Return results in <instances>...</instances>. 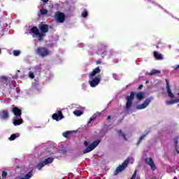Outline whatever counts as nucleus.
Here are the masks:
<instances>
[{
    "label": "nucleus",
    "instance_id": "nucleus-2",
    "mask_svg": "<svg viewBox=\"0 0 179 179\" xmlns=\"http://www.w3.org/2000/svg\"><path fill=\"white\" fill-rule=\"evenodd\" d=\"M36 55L38 57H41V58H44L45 57H48V55H51V51L48 50L46 47H38L35 51Z\"/></svg>",
    "mask_w": 179,
    "mask_h": 179
},
{
    "label": "nucleus",
    "instance_id": "nucleus-33",
    "mask_svg": "<svg viewBox=\"0 0 179 179\" xmlns=\"http://www.w3.org/2000/svg\"><path fill=\"white\" fill-rule=\"evenodd\" d=\"M7 176H8V173L5 171H3L1 173L2 178H6Z\"/></svg>",
    "mask_w": 179,
    "mask_h": 179
},
{
    "label": "nucleus",
    "instance_id": "nucleus-10",
    "mask_svg": "<svg viewBox=\"0 0 179 179\" xmlns=\"http://www.w3.org/2000/svg\"><path fill=\"white\" fill-rule=\"evenodd\" d=\"M52 118L55 120V121H59V120H63L64 115H62V111L59 110L57 113H54Z\"/></svg>",
    "mask_w": 179,
    "mask_h": 179
},
{
    "label": "nucleus",
    "instance_id": "nucleus-46",
    "mask_svg": "<svg viewBox=\"0 0 179 179\" xmlns=\"http://www.w3.org/2000/svg\"><path fill=\"white\" fill-rule=\"evenodd\" d=\"M20 179H26V178H25V176H24V177L21 178H20Z\"/></svg>",
    "mask_w": 179,
    "mask_h": 179
},
{
    "label": "nucleus",
    "instance_id": "nucleus-13",
    "mask_svg": "<svg viewBox=\"0 0 179 179\" xmlns=\"http://www.w3.org/2000/svg\"><path fill=\"white\" fill-rule=\"evenodd\" d=\"M0 117L2 120H8L9 118V111L6 110H2Z\"/></svg>",
    "mask_w": 179,
    "mask_h": 179
},
{
    "label": "nucleus",
    "instance_id": "nucleus-41",
    "mask_svg": "<svg viewBox=\"0 0 179 179\" xmlns=\"http://www.w3.org/2000/svg\"><path fill=\"white\" fill-rule=\"evenodd\" d=\"M85 146H89V143L87 141L84 142Z\"/></svg>",
    "mask_w": 179,
    "mask_h": 179
},
{
    "label": "nucleus",
    "instance_id": "nucleus-11",
    "mask_svg": "<svg viewBox=\"0 0 179 179\" xmlns=\"http://www.w3.org/2000/svg\"><path fill=\"white\" fill-rule=\"evenodd\" d=\"M38 28L41 33H48L50 29L47 24H39Z\"/></svg>",
    "mask_w": 179,
    "mask_h": 179
},
{
    "label": "nucleus",
    "instance_id": "nucleus-15",
    "mask_svg": "<svg viewBox=\"0 0 179 179\" xmlns=\"http://www.w3.org/2000/svg\"><path fill=\"white\" fill-rule=\"evenodd\" d=\"M136 97L139 101L143 100V99H145V92H137L136 94Z\"/></svg>",
    "mask_w": 179,
    "mask_h": 179
},
{
    "label": "nucleus",
    "instance_id": "nucleus-21",
    "mask_svg": "<svg viewBox=\"0 0 179 179\" xmlns=\"http://www.w3.org/2000/svg\"><path fill=\"white\" fill-rule=\"evenodd\" d=\"M148 134H149V132H148V133L142 135V136L139 138V139H138V142H137V146H139V145H141V143H142V141H143V139H145V137Z\"/></svg>",
    "mask_w": 179,
    "mask_h": 179
},
{
    "label": "nucleus",
    "instance_id": "nucleus-16",
    "mask_svg": "<svg viewBox=\"0 0 179 179\" xmlns=\"http://www.w3.org/2000/svg\"><path fill=\"white\" fill-rule=\"evenodd\" d=\"M47 13H48V10L45 8L41 9L39 10V13L38 14V16H45L47 15Z\"/></svg>",
    "mask_w": 179,
    "mask_h": 179
},
{
    "label": "nucleus",
    "instance_id": "nucleus-22",
    "mask_svg": "<svg viewBox=\"0 0 179 179\" xmlns=\"http://www.w3.org/2000/svg\"><path fill=\"white\" fill-rule=\"evenodd\" d=\"M73 114L76 117H80V115H83V112L82 110H76L73 111Z\"/></svg>",
    "mask_w": 179,
    "mask_h": 179
},
{
    "label": "nucleus",
    "instance_id": "nucleus-37",
    "mask_svg": "<svg viewBox=\"0 0 179 179\" xmlns=\"http://www.w3.org/2000/svg\"><path fill=\"white\" fill-rule=\"evenodd\" d=\"M35 69L38 71V72H41V66H36Z\"/></svg>",
    "mask_w": 179,
    "mask_h": 179
},
{
    "label": "nucleus",
    "instance_id": "nucleus-8",
    "mask_svg": "<svg viewBox=\"0 0 179 179\" xmlns=\"http://www.w3.org/2000/svg\"><path fill=\"white\" fill-rule=\"evenodd\" d=\"M145 162L147 164H148V166H150V167L151 168V169L155 171V170H156V164H155V162H153V158L150 157V158H146L145 159Z\"/></svg>",
    "mask_w": 179,
    "mask_h": 179
},
{
    "label": "nucleus",
    "instance_id": "nucleus-35",
    "mask_svg": "<svg viewBox=\"0 0 179 179\" xmlns=\"http://www.w3.org/2000/svg\"><path fill=\"white\" fill-rule=\"evenodd\" d=\"M29 77L31 78V79H34V73L31 71H29Z\"/></svg>",
    "mask_w": 179,
    "mask_h": 179
},
{
    "label": "nucleus",
    "instance_id": "nucleus-32",
    "mask_svg": "<svg viewBox=\"0 0 179 179\" xmlns=\"http://www.w3.org/2000/svg\"><path fill=\"white\" fill-rule=\"evenodd\" d=\"M82 16H83V17H87V10H84L82 12Z\"/></svg>",
    "mask_w": 179,
    "mask_h": 179
},
{
    "label": "nucleus",
    "instance_id": "nucleus-30",
    "mask_svg": "<svg viewBox=\"0 0 179 179\" xmlns=\"http://www.w3.org/2000/svg\"><path fill=\"white\" fill-rule=\"evenodd\" d=\"M13 55H15V57H19V55H20V51L19 50H14L13 52Z\"/></svg>",
    "mask_w": 179,
    "mask_h": 179
},
{
    "label": "nucleus",
    "instance_id": "nucleus-29",
    "mask_svg": "<svg viewBox=\"0 0 179 179\" xmlns=\"http://www.w3.org/2000/svg\"><path fill=\"white\" fill-rule=\"evenodd\" d=\"M2 80H3V83H6V86H8V77H2L1 78Z\"/></svg>",
    "mask_w": 179,
    "mask_h": 179
},
{
    "label": "nucleus",
    "instance_id": "nucleus-20",
    "mask_svg": "<svg viewBox=\"0 0 179 179\" xmlns=\"http://www.w3.org/2000/svg\"><path fill=\"white\" fill-rule=\"evenodd\" d=\"M52 162H54V158L52 157H48L47 159H45V161H43L44 164H45L47 166V164H50L51 163H52Z\"/></svg>",
    "mask_w": 179,
    "mask_h": 179
},
{
    "label": "nucleus",
    "instance_id": "nucleus-50",
    "mask_svg": "<svg viewBox=\"0 0 179 179\" xmlns=\"http://www.w3.org/2000/svg\"><path fill=\"white\" fill-rule=\"evenodd\" d=\"M0 54H1V48H0Z\"/></svg>",
    "mask_w": 179,
    "mask_h": 179
},
{
    "label": "nucleus",
    "instance_id": "nucleus-26",
    "mask_svg": "<svg viewBox=\"0 0 179 179\" xmlns=\"http://www.w3.org/2000/svg\"><path fill=\"white\" fill-rule=\"evenodd\" d=\"M24 177H25V179L31 178V177H33V171H29L24 176Z\"/></svg>",
    "mask_w": 179,
    "mask_h": 179
},
{
    "label": "nucleus",
    "instance_id": "nucleus-25",
    "mask_svg": "<svg viewBox=\"0 0 179 179\" xmlns=\"http://www.w3.org/2000/svg\"><path fill=\"white\" fill-rule=\"evenodd\" d=\"M117 134H119L120 136H122V138H124L125 141H128V139H127V136H125V134L122 133V130H118Z\"/></svg>",
    "mask_w": 179,
    "mask_h": 179
},
{
    "label": "nucleus",
    "instance_id": "nucleus-44",
    "mask_svg": "<svg viewBox=\"0 0 179 179\" xmlns=\"http://www.w3.org/2000/svg\"><path fill=\"white\" fill-rule=\"evenodd\" d=\"M143 87V85H140L138 86V89H139V90H141V89H142Z\"/></svg>",
    "mask_w": 179,
    "mask_h": 179
},
{
    "label": "nucleus",
    "instance_id": "nucleus-51",
    "mask_svg": "<svg viewBox=\"0 0 179 179\" xmlns=\"http://www.w3.org/2000/svg\"><path fill=\"white\" fill-rule=\"evenodd\" d=\"M178 96H179V93L178 94Z\"/></svg>",
    "mask_w": 179,
    "mask_h": 179
},
{
    "label": "nucleus",
    "instance_id": "nucleus-3",
    "mask_svg": "<svg viewBox=\"0 0 179 179\" xmlns=\"http://www.w3.org/2000/svg\"><path fill=\"white\" fill-rule=\"evenodd\" d=\"M129 162H130L129 158H127L121 165H120L116 168V170L114 171V173H113L114 176H117V174H119V173L124 171V170H125V169L128 167V165L129 164Z\"/></svg>",
    "mask_w": 179,
    "mask_h": 179
},
{
    "label": "nucleus",
    "instance_id": "nucleus-31",
    "mask_svg": "<svg viewBox=\"0 0 179 179\" xmlns=\"http://www.w3.org/2000/svg\"><path fill=\"white\" fill-rule=\"evenodd\" d=\"M166 104H167L168 106H171L174 104V100L166 101Z\"/></svg>",
    "mask_w": 179,
    "mask_h": 179
},
{
    "label": "nucleus",
    "instance_id": "nucleus-1",
    "mask_svg": "<svg viewBox=\"0 0 179 179\" xmlns=\"http://www.w3.org/2000/svg\"><path fill=\"white\" fill-rule=\"evenodd\" d=\"M100 72H101V69L99 66H97L90 73L88 83L91 87H96V86L100 85V82H101V75L99 74Z\"/></svg>",
    "mask_w": 179,
    "mask_h": 179
},
{
    "label": "nucleus",
    "instance_id": "nucleus-6",
    "mask_svg": "<svg viewBox=\"0 0 179 179\" xmlns=\"http://www.w3.org/2000/svg\"><path fill=\"white\" fill-rule=\"evenodd\" d=\"M65 18L66 16L64 13L57 11L55 13V19L58 23H64L65 22Z\"/></svg>",
    "mask_w": 179,
    "mask_h": 179
},
{
    "label": "nucleus",
    "instance_id": "nucleus-5",
    "mask_svg": "<svg viewBox=\"0 0 179 179\" xmlns=\"http://www.w3.org/2000/svg\"><path fill=\"white\" fill-rule=\"evenodd\" d=\"M134 99H135V92H131L130 95H128L126 97L127 103H126V108L127 110H129L131 107H132V101H134Z\"/></svg>",
    "mask_w": 179,
    "mask_h": 179
},
{
    "label": "nucleus",
    "instance_id": "nucleus-7",
    "mask_svg": "<svg viewBox=\"0 0 179 179\" xmlns=\"http://www.w3.org/2000/svg\"><path fill=\"white\" fill-rule=\"evenodd\" d=\"M153 100V97L148 98L146 100L144 101L143 103L140 104L136 106L137 110H143V108H146L147 106L150 104V102Z\"/></svg>",
    "mask_w": 179,
    "mask_h": 179
},
{
    "label": "nucleus",
    "instance_id": "nucleus-12",
    "mask_svg": "<svg viewBox=\"0 0 179 179\" xmlns=\"http://www.w3.org/2000/svg\"><path fill=\"white\" fill-rule=\"evenodd\" d=\"M13 113L15 117H21L22 116V110L17 107L13 108Z\"/></svg>",
    "mask_w": 179,
    "mask_h": 179
},
{
    "label": "nucleus",
    "instance_id": "nucleus-17",
    "mask_svg": "<svg viewBox=\"0 0 179 179\" xmlns=\"http://www.w3.org/2000/svg\"><path fill=\"white\" fill-rule=\"evenodd\" d=\"M31 31L34 36H38V34H40V30H38V28H37V27H33L31 29Z\"/></svg>",
    "mask_w": 179,
    "mask_h": 179
},
{
    "label": "nucleus",
    "instance_id": "nucleus-18",
    "mask_svg": "<svg viewBox=\"0 0 179 179\" xmlns=\"http://www.w3.org/2000/svg\"><path fill=\"white\" fill-rule=\"evenodd\" d=\"M20 124H23V119H14L13 124L15 127H17V125H20Z\"/></svg>",
    "mask_w": 179,
    "mask_h": 179
},
{
    "label": "nucleus",
    "instance_id": "nucleus-19",
    "mask_svg": "<svg viewBox=\"0 0 179 179\" xmlns=\"http://www.w3.org/2000/svg\"><path fill=\"white\" fill-rule=\"evenodd\" d=\"M161 71L156 69H152L150 73H148L150 76H153V75H159Z\"/></svg>",
    "mask_w": 179,
    "mask_h": 179
},
{
    "label": "nucleus",
    "instance_id": "nucleus-39",
    "mask_svg": "<svg viewBox=\"0 0 179 179\" xmlns=\"http://www.w3.org/2000/svg\"><path fill=\"white\" fill-rule=\"evenodd\" d=\"M96 65H100V64H101V61H100V60H96Z\"/></svg>",
    "mask_w": 179,
    "mask_h": 179
},
{
    "label": "nucleus",
    "instance_id": "nucleus-27",
    "mask_svg": "<svg viewBox=\"0 0 179 179\" xmlns=\"http://www.w3.org/2000/svg\"><path fill=\"white\" fill-rule=\"evenodd\" d=\"M175 149H176L177 153H179V151H178V138L175 139Z\"/></svg>",
    "mask_w": 179,
    "mask_h": 179
},
{
    "label": "nucleus",
    "instance_id": "nucleus-47",
    "mask_svg": "<svg viewBox=\"0 0 179 179\" xmlns=\"http://www.w3.org/2000/svg\"><path fill=\"white\" fill-rule=\"evenodd\" d=\"M107 52V51L104 50L103 51V54H106Z\"/></svg>",
    "mask_w": 179,
    "mask_h": 179
},
{
    "label": "nucleus",
    "instance_id": "nucleus-9",
    "mask_svg": "<svg viewBox=\"0 0 179 179\" xmlns=\"http://www.w3.org/2000/svg\"><path fill=\"white\" fill-rule=\"evenodd\" d=\"M165 82L166 83V90L168 96H169L171 99H174V94H173V92H171V89H170V82L169 81L168 79H166Z\"/></svg>",
    "mask_w": 179,
    "mask_h": 179
},
{
    "label": "nucleus",
    "instance_id": "nucleus-49",
    "mask_svg": "<svg viewBox=\"0 0 179 179\" xmlns=\"http://www.w3.org/2000/svg\"><path fill=\"white\" fill-rule=\"evenodd\" d=\"M177 107H178V108H179V103L178 104Z\"/></svg>",
    "mask_w": 179,
    "mask_h": 179
},
{
    "label": "nucleus",
    "instance_id": "nucleus-48",
    "mask_svg": "<svg viewBox=\"0 0 179 179\" xmlns=\"http://www.w3.org/2000/svg\"><path fill=\"white\" fill-rule=\"evenodd\" d=\"M145 83H149V80H147V81L145 82Z\"/></svg>",
    "mask_w": 179,
    "mask_h": 179
},
{
    "label": "nucleus",
    "instance_id": "nucleus-34",
    "mask_svg": "<svg viewBox=\"0 0 179 179\" xmlns=\"http://www.w3.org/2000/svg\"><path fill=\"white\" fill-rule=\"evenodd\" d=\"M69 134H71V131H66V132L63 133V136L64 138H68L69 136Z\"/></svg>",
    "mask_w": 179,
    "mask_h": 179
},
{
    "label": "nucleus",
    "instance_id": "nucleus-23",
    "mask_svg": "<svg viewBox=\"0 0 179 179\" xmlns=\"http://www.w3.org/2000/svg\"><path fill=\"white\" fill-rule=\"evenodd\" d=\"M16 138H19V134H11L10 136L8 138V139L9 141H15Z\"/></svg>",
    "mask_w": 179,
    "mask_h": 179
},
{
    "label": "nucleus",
    "instance_id": "nucleus-36",
    "mask_svg": "<svg viewBox=\"0 0 179 179\" xmlns=\"http://www.w3.org/2000/svg\"><path fill=\"white\" fill-rule=\"evenodd\" d=\"M38 41H43V34L39 33V34H38Z\"/></svg>",
    "mask_w": 179,
    "mask_h": 179
},
{
    "label": "nucleus",
    "instance_id": "nucleus-40",
    "mask_svg": "<svg viewBox=\"0 0 179 179\" xmlns=\"http://www.w3.org/2000/svg\"><path fill=\"white\" fill-rule=\"evenodd\" d=\"M173 103L176 104V103H179V99H173Z\"/></svg>",
    "mask_w": 179,
    "mask_h": 179
},
{
    "label": "nucleus",
    "instance_id": "nucleus-28",
    "mask_svg": "<svg viewBox=\"0 0 179 179\" xmlns=\"http://www.w3.org/2000/svg\"><path fill=\"white\" fill-rule=\"evenodd\" d=\"M44 166H46L45 164H44V162L42 163H39L36 165V167L38 170H41L42 167H44Z\"/></svg>",
    "mask_w": 179,
    "mask_h": 179
},
{
    "label": "nucleus",
    "instance_id": "nucleus-45",
    "mask_svg": "<svg viewBox=\"0 0 179 179\" xmlns=\"http://www.w3.org/2000/svg\"><path fill=\"white\" fill-rule=\"evenodd\" d=\"M42 1H43V2H44V3H47L48 2V1H50V0H42Z\"/></svg>",
    "mask_w": 179,
    "mask_h": 179
},
{
    "label": "nucleus",
    "instance_id": "nucleus-38",
    "mask_svg": "<svg viewBox=\"0 0 179 179\" xmlns=\"http://www.w3.org/2000/svg\"><path fill=\"white\" fill-rule=\"evenodd\" d=\"M100 48H103V50H106L107 48V45L101 44L100 45Z\"/></svg>",
    "mask_w": 179,
    "mask_h": 179
},
{
    "label": "nucleus",
    "instance_id": "nucleus-4",
    "mask_svg": "<svg viewBox=\"0 0 179 179\" xmlns=\"http://www.w3.org/2000/svg\"><path fill=\"white\" fill-rule=\"evenodd\" d=\"M100 142H101V140H96L94 141L85 150H83V154L86 155V153H89L92 152V150H94L95 148H97V146H99V144L100 143Z\"/></svg>",
    "mask_w": 179,
    "mask_h": 179
},
{
    "label": "nucleus",
    "instance_id": "nucleus-24",
    "mask_svg": "<svg viewBox=\"0 0 179 179\" xmlns=\"http://www.w3.org/2000/svg\"><path fill=\"white\" fill-rule=\"evenodd\" d=\"M96 120H97V116H96V115H92V116L90 117V121L87 122L88 125H89V124H92V122L96 121Z\"/></svg>",
    "mask_w": 179,
    "mask_h": 179
},
{
    "label": "nucleus",
    "instance_id": "nucleus-42",
    "mask_svg": "<svg viewBox=\"0 0 179 179\" xmlns=\"http://www.w3.org/2000/svg\"><path fill=\"white\" fill-rule=\"evenodd\" d=\"M175 70L179 69V64L173 67Z\"/></svg>",
    "mask_w": 179,
    "mask_h": 179
},
{
    "label": "nucleus",
    "instance_id": "nucleus-14",
    "mask_svg": "<svg viewBox=\"0 0 179 179\" xmlns=\"http://www.w3.org/2000/svg\"><path fill=\"white\" fill-rule=\"evenodd\" d=\"M154 57L157 61H161L163 59V55L159 54L157 51L154 52Z\"/></svg>",
    "mask_w": 179,
    "mask_h": 179
},
{
    "label": "nucleus",
    "instance_id": "nucleus-43",
    "mask_svg": "<svg viewBox=\"0 0 179 179\" xmlns=\"http://www.w3.org/2000/svg\"><path fill=\"white\" fill-rule=\"evenodd\" d=\"M111 120V116L110 115H108V117H107V120L108 121H110Z\"/></svg>",
    "mask_w": 179,
    "mask_h": 179
}]
</instances>
